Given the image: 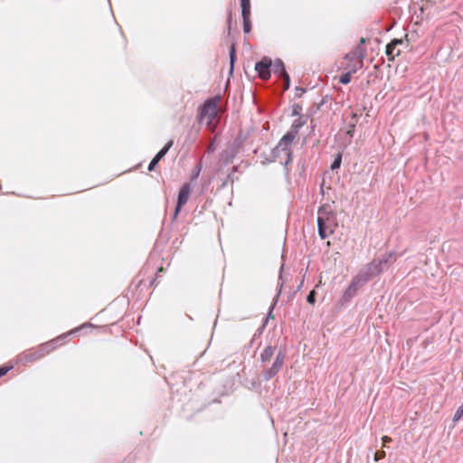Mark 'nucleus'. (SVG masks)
I'll list each match as a JSON object with an SVG mask.
<instances>
[{"label":"nucleus","mask_w":463,"mask_h":463,"mask_svg":"<svg viewBox=\"0 0 463 463\" xmlns=\"http://www.w3.org/2000/svg\"><path fill=\"white\" fill-rule=\"evenodd\" d=\"M12 368H13L12 365H5V366L0 367V377L5 375Z\"/></svg>","instance_id":"obj_19"},{"label":"nucleus","mask_w":463,"mask_h":463,"mask_svg":"<svg viewBox=\"0 0 463 463\" xmlns=\"http://www.w3.org/2000/svg\"><path fill=\"white\" fill-rule=\"evenodd\" d=\"M315 297H316V292L315 290H311L309 292V294L307 295V301L309 303V304H314L315 303Z\"/></svg>","instance_id":"obj_21"},{"label":"nucleus","mask_w":463,"mask_h":463,"mask_svg":"<svg viewBox=\"0 0 463 463\" xmlns=\"http://www.w3.org/2000/svg\"><path fill=\"white\" fill-rule=\"evenodd\" d=\"M382 440H383V446H385L387 443L392 441V438H390L388 436H383L382 438Z\"/></svg>","instance_id":"obj_23"},{"label":"nucleus","mask_w":463,"mask_h":463,"mask_svg":"<svg viewBox=\"0 0 463 463\" xmlns=\"http://www.w3.org/2000/svg\"><path fill=\"white\" fill-rule=\"evenodd\" d=\"M286 354L283 352H279L273 364L267 370L263 371V376L266 380L274 377L282 368L285 362Z\"/></svg>","instance_id":"obj_8"},{"label":"nucleus","mask_w":463,"mask_h":463,"mask_svg":"<svg viewBox=\"0 0 463 463\" xmlns=\"http://www.w3.org/2000/svg\"><path fill=\"white\" fill-rule=\"evenodd\" d=\"M342 162V156L341 155H338L336 158L334 160L333 164L331 165V168L333 170L337 169L340 167Z\"/></svg>","instance_id":"obj_18"},{"label":"nucleus","mask_w":463,"mask_h":463,"mask_svg":"<svg viewBox=\"0 0 463 463\" xmlns=\"http://www.w3.org/2000/svg\"><path fill=\"white\" fill-rule=\"evenodd\" d=\"M402 43V40L393 39L390 43L386 45L385 53L388 57L389 61H393L395 57L399 56L401 53L400 49H398V45Z\"/></svg>","instance_id":"obj_11"},{"label":"nucleus","mask_w":463,"mask_h":463,"mask_svg":"<svg viewBox=\"0 0 463 463\" xmlns=\"http://www.w3.org/2000/svg\"><path fill=\"white\" fill-rule=\"evenodd\" d=\"M297 137V130H291L282 137L274 149L276 156L281 157V163L288 165L291 160L292 144Z\"/></svg>","instance_id":"obj_4"},{"label":"nucleus","mask_w":463,"mask_h":463,"mask_svg":"<svg viewBox=\"0 0 463 463\" xmlns=\"http://www.w3.org/2000/svg\"><path fill=\"white\" fill-rule=\"evenodd\" d=\"M60 338H62V335H60V337H58L57 339H53V340H54V343H55L56 341H58Z\"/></svg>","instance_id":"obj_28"},{"label":"nucleus","mask_w":463,"mask_h":463,"mask_svg":"<svg viewBox=\"0 0 463 463\" xmlns=\"http://www.w3.org/2000/svg\"><path fill=\"white\" fill-rule=\"evenodd\" d=\"M241 16L243 19V31L249 33L251 30L250 0H241Z\"/></svg>","instance_id":"obj_9"},{"label":"nucleus","mask_w":463,"mask_h":463,"mask_svg":"<svg viewBox=\"0 0 463 463\" xmlns=\"http://www.w3.org/2000/svg\"><path fill=\"white\" fill-rule=\"evenodd\" d=\"M364 43H365V38L362 37V38L360 39V44H359V45L363 46V44H364Z\"/></svg>","instance_id":"obj_26"},{"label":"nucleus","mask_w":463,"mask_h":463,"mask_svg":"<svg viewBox=\"0 0 463 463\" xmlns=\"http://www.w3.org/2000/svg\"><path fill=\"white\" fill-rule=\"evenodd\" d=\"M462 378H463V372H462Z\"/></svg>","instance_id":"obj_29"},{"label":"nucleus","mask_w":463,"mask_h":463,"mask_svg":"<svg viewBox=\"0 0 463 463\" xmlns=\"http://www.w3.org/2000/svg\"><path fill=\"white\" fill-rule=\"evenodd\" d=\"M462 416H463V402H462V404L456 411V412L453 416V420L458 421Z\"/></svg>","instance_id":"obj_17"},{"label":"nucleus","mask_w":463,"mask_h":463,"mask_svg":"<svg viewBox=\"0 0 463 463\" xmlns=\"http://www.w3.org/2000/svg\"><path fill=\"white\" fill-rule=\"evenodd\" d=\"M276 66L277 67H280L281 69V77L284 79V90H288L289 88V76L288 74L287 73V71H285V68H284V64L281 61H276Z\"/></svg>","instance_id":"obj_14"},{"label":"nucleus","mask_w":463,"mask_h":463,"mask_svg":"<svg viewBox=\"0 0 463 463\" xmlns=\"http://www.w3.org/2000/svg\"><path fill=\"white\" fill-rule=\"evenodd\" d=\"M56 347L54 340H52L21 353L18 355V360L24 364L33 363L51 354Z\"/></svg>","instance_id":"obj_1"},{"label":"nucleus","mask_w":463,"mask_h":463,"mask_svg":"<svg viewBox=\"0 0 463 463\" xmlns=\"http://www.w3.org/2000/svg\"><path fill=\"white\" fill-rule=\"evenodd\" d=\"M229 54H230V64H231L230 73H232L233 65H234V61H235V58H236V52H235L234 45H232Z\"/></svg>","instance_id":"obj_16"},{"label":"nucleus","mask_w":463,"mask_h":463,"mask_svg":"<svg viewBox=\"0 0 463 463\" xmlns=\"http://www.w3.org/2000/svg\"><path fill=\"white\" fill-rule=\"evenodd\" d=\"M385 457V451L383 450H378L374 454V460L379 461L383 459Z\"/></svg>","instance_id":"obj_20"},{"label":"nucleus","mask_w":463,"mask_h":463,"mask_svg":"<svg viewBox=\"0 0 463 463\" xmlns=\"http://www.w3.org/2000/svg\"><path fill=\"white\" fill-rule=\"evenodd\" d=\"M275 347L271 345L266 346L260 354V361L262 363L269 362L274 355Z\"/></svg>","instance_id":"obj_13"},{"label":"nucleus","mask_w":463,"mask_h":463,"mask_svg":"<svg viewBox=\"0 0 463 463\" xmlns=\"http://www.w3.org/2000/svg\"><path fill=\"white\" fill-rule=\"evenodd\" d=\"M163 271H164V268H163V267H160V268L158 269V272H163Z\"/></svg>","instance_id":"obj_27"},{"label":"nucleus","mask_w":463,"mask_h":463,"mask_svg":"<svg viewBox=\"0 0 463 463\" xmlns=\"http://www.w3.org/2000/svg\"><path fill=\"white\" fill-rule=\"evenodd\" d=\"M173 140H169L165 146L156 155L148 165V171H153L158 162L165 156L170 147L173 146Z\"/></svg>","instance_id":"obj_12"},{"label":"nucleus","mask_w":463,"mask_h":463,"mask_svg":"<svg viewBox=\"0 0 463 463\" xmlns=\"http://www.w3.org/2000/svg\"><path fill=\"white\" fill-rule=\"evenodd\" d=\"M369 279L370 275L368 273H359L354 276L342 296V303L349 302L357 294L358 290L367 283Z\"/></svg>","instance_id":"obj_6"},{"label":"nucleus","mask_w":463,"mask_h":463,"mask_svg":"<svg viewBox=\"0 0 463 463\" xmlns=\"http://www.w3.org/2000/svg\"><path fill=\"white\" fill-rule=\"evenodd\" d=\"M221 101L220 96H215L206 100L202 108L201 120L205 122L209 128L213 129L217 120L216 118L219 112V104Z\"/></svg>","instance_id":"obj_3"},{"label":"nucleus","mask_w":463,"mask_h":463,"mask_svg":"<svg viewBox=\"0 0 463 463\" xmlns=\"http://www.w3.org/2000/svg\"><path fill=\"white\" fill-rule=\"evenodd\" d=\"M302 126V122H300L299 120L296 121L293 125H292V128H294L295 129L294 130H297L298 131V128H300Z\"/></svg>","instance_id":"obj_25"},{"label":"nucleus","mask_w":463,"mask_h":463,"mask_svg":"<svg viewBox=\"0 0 463 463\" xmlns=\"http://www.w3.org/2000/svg\"><path fill=\"white\" fill-rule=\"evenodd\" d=\"M191 191H192L191 185H190V184H187V183L183 184V186L180 188L179 193H178L177 204H176V207H175V210L174 213V216H173L174 220L177 218V216L181 211V208L187 203L190 194H191Z\"/></svg>","instance_id":"obj_7"},{"label":"nucleus","mask_w":463,"mask_h":463,"mask_svg":"<svg viewBox=\"0 0 463 463\" xmlns=\"http://www.w3.org/2000/svg\"><path fill=\"white\" fill-rule=\"evenodd\" d=\"M334 214L327 204L322 205L318 210L317 226L321 239H326L333 233Z\"/></svg>","instance_id":"obj_2"},{"label":"nucleus","mask_w":463,"mask_h":463,"mask_svg":"<svg viewBox=\"0 0 463 463\" xmlns=\"http://www.w3.org/2000/svg\"><path fill=\"white\" fill-rule=\"evenodd\" d=\"M355 72L356 71H352L350 70H347V72L340 77L339 82L342 84H348L351 81L352 74H354Z\"/></svg>","instance_id":"obj_15"},{"label":"nucleus","mask_w":463,"mask_h":463,"mask_svg":"<svg viewBox=\"0 0 463 463\" xmlns=\"http://www.w3.org/2000/svg\"><path fill=\"white\" fill-rule=\"evenodd\" d=\"M272 61L269 58L264 57L255 65V70L259 74V77L262 80H268L270 77V67Z\"/></svg>","instance_id":"obj_10"},{"label":"nucleus","mask_w":463,"mask_h":463,"mask_svg":"<svg viewBox=\"0 0 463 463\" xmlns=\"http://www.w3.org/2000/svg\"><path fill=\"white\" fill-rule=\"evenodd\" d=\"M365 55V48L364 46L357 45L353 51L345 55L344 60L347 61V64L345 69L352 71H357L362 69Z\"/></svg>","instance_id":"obj_5"},{"label":"nucleus","mask_w":463,"mask_h":463,"mask_svg":"<svg viewBox=\"0 0 463 463\" xmlns=\"http://www.w3.org/2000/svg\"><path fill=\"white\" fill-rule=\"evenodd\" d=\"M273 71H274L275 74H278L279 77H281V69H280V67H277L276 63L274 64Z\"/></svg>","instance_id":"obj_24"},{"label":"nucleus","mask_w":463,"mask_h":463,"mask_svg":"<svg viewBox=\"0 0 463 463\" xmlns=\"http://www.w3.org/2000/svg\"><path fill=\"white\" fill-rule=\"evenodd\" d=\"M302 110V107L298 104H294L292 107V115H299Z\"/></svg>","instance_id":"obj_22"}]
</instances>
